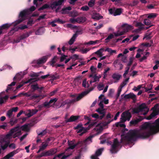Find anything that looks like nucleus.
<instances>
[{
  "mask_svg": "<svg viewBox=\"0 0 159 159\" xmlns=\"http://www.w3.org/2000/svg\"><path fill=\"white\" fill-rule=\"evenodd\" d=\"M58 59V58L57 56H55L54 57L50 62V65L52 66V67H54L55 65L54 64L57 61Z\"/></svg>",
  "mask_w": 159,
  "mask_h": 159,
  "instance_id": "39",
  "label": "nucleus"
},
{
  "mask_svg": "<svg viewBox=\"0 0 159 159\" xmlns=\"http://www.w3.org/2000/svg\"><path fill=\"white\" fill-rule=\"evenodd\" d=\"M101 77L100 75H99L97 76L96 75H95L93 77V81H90V83L91 84L92 83L98 81L99 79L101 78Z\"/></svg>",
  "mask_w": 159,
  "mask_h": 159,
  "instance_id": "46",
  "label": "nucleus"
},
{
  "mask_svg": "<svg viewBox=\"0 0 159 159\" xmlns=\"http://www.w3.org/2000/svg\"><path fill=\"white\" fill-rule=\"evenodd\" d=\"M131 117V116L130 112L128 111L124 112L121 115V121L124 122L127 120H129Z\"/></svg>",
  "mask_w": 159,
  "mask_h": 159,
  "instance_id": "13",
  "label": "nucleus"
},
{
  "mask_svg": "<svg viewBox=\"0 0 159 159\" xmlns=\"http://www.w3.org/2000/svg\"><path fill=\"white\" fill-rule=\"evenodd\" d=\"M90 91V90H87L79 94L78 96H76L75 95L73 96L74 97V98L70 101V102H67L71 103L74 102L78 101L83 98L84 96L88 94Z\"/></svg>",
  "mask_w": 159,
  "mask_h": 159,
  "instance_id": "10",
  "label": "nucleus"
},
{
  "mask_svg": "<svg viewBox=\"0 0 159 159\" xmlns=\"http://www.w3.org/2000/svg\"><path fill=\"white\" fill-rule=\"evenodd\" d=\"M48 57V56H46L42 57L37 61V63L39 64L44 63L47 61Z\"/></svg>",
  "mask_w": 159,
  "mask_h": 159,
  "instance_id": "24",
  "label": "nucleus"
},
{
  "mask_svg": "<svg viewBox=\"0 0 159 159\" xmlns=\"http://www.w3.org/2000/svg\"><path fill=\"white\" fill-rule=\"evenodd\" d=\"M20 126H17L11 129L9 133L5 137L3 141L1 142V147L3 150L6 149L9 143V139L11 138H15L21 135Z\"/></svg>",
  "mask_w": 159,
  "mask_h": 159,
  "instance_id": "2",
  "label": "nucleus"
},
{
  "mask_svg": "<svg viewBox=\"0 0 159 159\" xmlns=\"http://www.w3.org/2000/svg\"><path fill=\"white\" fill-rule=\"evenodd\" d=\"M29 36V35L27 34H23L21 36H20L19 37L20 38V40H22L25 38L28 37Z\"/></svg>",
  "mask_w": 159,
  "mask_h": 159,
  "instance_id": "62",
  "label": "nucleus"
},
{
  "mask_svg": "<svg viewBox=\"0 0 159 159\" xmlns=\"http://www.w3.org/2000/svg\"><path fill=\"white\" fill-rule=\"evenodd\" d=\"M110 70V68L109 67H107L104 70V71L103 72V78L105 79L107 77V73Z\"/></svg>",
  "mask_w": 159,
  "mask_h": 159,
  "instance_id": "50",
  "label": "nucleus"
},
{
  "mask_svg": "<svg viewBox=\"0 0 159 159\" xmlns=\"http://www.w3.org/2000/svg\"><path fill=\"white\" fill-rule=\"evenodd\" d=\"M90 50L89 48L82 49L80 50V52L83 54L86 53Z\"/></svg>",
  "mask_w": 159,
  "mask_h": 159,
  "instance_id": "57",
  "label": "nucleus"
},
{
  "mask_svg": "<svg viewBox=\"0 0 159 159\" xmlns=\"http://www.w3.org/2000/svg\"><path fill=\"white\" fill-rule=\"evenodd\" d=\"M113 116L110 113H108L105 117V120H107V122L100 123L97 124L96 123L93 122L92 125L96 126L94 129V131L95 132V135H97L100 133L103 130L104 127L113 120Z\"/></svg>",
  "mask_w": 159,
  "mask_h": 159,
  "instance_id": "3",
  "label": "nucleus"
},
{
  "mask_svg": "<svg viewBox=\"0 0 159 159\" xmlns=\"http://www.w3.org/2000/svg\"><path fill=\"white\" fill-rule=\"evenodd\" d=\"M68 142L69 147L66 150L65 152L55 157L53 159H56L57 157H58L59 159H66L71 155L73 149L76 147L77 144L74 141H68Z\"/></svg>",
  "mask_w": 159,
  "mask_h": 159,
  "instance_id": "4",
  "label": "nucleus"
},
{
  "mask_svg": "<svg viewBox=\"0 0 159 159\" xmlns=\"http://www.w3.org/2000/svg\"><path fill=\"white\" fill-rule=\"evenodd\" d=\"M92 123L91 125H89L87 128H84L81 125H78L76 128L77 129L76 130L77 132L78 133H81L79 134L80 135H82L84 133H85L87 131L89 130L90 127L91 125H93Z\"/></svg>",
  "mask_w": 159,
  "mask_h": 159,
  "instance_id": "12",
  "label": "nucleus"
},
{
  "mask_svg": "<svg viewBox=\"0 0 159 159\" xmlns=\"http://www.w3.org/2000/svg\"><path fill=\"white\" fill-rule=\"evenodd\" d=\"M116 125L117 126H120L122 127H125V124L121 122H119L116 123Z\"/></svg>",
  "mask_w": 159,
  "mask_h": 159,
  "instance_id": "63",
  "label": "nucleus"
},
{
  "mask_svg": "<svg viewBox=\"0 0 159 159\" xmlns=\"http://www.w3.org/2000/svg\"><path fill=\"white\" fill-rule=\"evenodd\" d=\"M143 119V118L141 117L138 118L134 119L131 120L130 122V124L131 125H135L139 122L141 121Z\"/></svg>",
  "mask_w": 159,
  "mask_h": 159,
  "instance_id": "27",
  "label": "nucleus"
},
{
  "mask_svg": "<svg viewBox=\"0 0 159 159\" xmlns=\"http://www.w3.org/2000/svg\"><path fill=\"white\" fill-rule=\"evenodd\" d=\"M103 51H104V49L101 48L95 52V53L97 54L99 57H101L102 55V53Z\"/></svg>",
  "mask_w": 159,
  "mask_h": 159,
  "instance_id": "45",
  "label": "nucleus"
},
{
  "mask_svg": "<svg viewBox=\"0 0 159 159\" xmlns=\"http://www.w3.org/2000/svg\"><path fill=\"white\" fill-rule=\"evenodd\" d=\"M107 135L108 134H103V135H102V136H101L100 137L101 139H104V141H101L100 143H101L102 144V143H104L106 141V140L108 139V138L107 136Z\"/></svg>",
  "mask_w": 159,
  "mask_h": 159,
  "instance_id": "43",
  "label": "nucleus"
},
{
  "mask_svg": "<svg viewBox=\"0 0 159 159\" xmlns=\"http://www.w3.org/2000/svg\"><path fill=\"white\" fill-rule=\"evenodd\" d=\"M96 111L99 113L100 115V120H102L106 114L105 110L104 108H98L96 109Z\"/></svg>",
  "mask_w": 159,
  "mask_h": 159,
  "instance_id": "17",
  "label": "nucleus"
},
{
  "mask_svg": "<svg viewBox=\"0 0 159 159\" xmlns=\"http://www.w3.org/2000/svg\"><path fill=\"white\" fill-rule=\"evenodd\" d=\"M79 14L76 11H74L72 12L70 14V16L72 17H75L78 16Z\"/></svg>",
  "mask_w": 159,
  "mask_h": 159,
  "instance_id": "64",
  "label": "nucleus"
},
{
  "mask_svg": "<svg viewBox=\"0 0 159 159\" xmlns=\"http://www.w3.org/2000/svg\"><path fill=\"white\" fill-rule=\"evenodd\" d=\"M38 111L36 109L30 110L29 111V113L27 114V116L28 117H30L35 114Z\"/></svg>",
  "mask_w": 159,
  "mask_h": 159,
  "instance_id": "38",
  "label": "nucleus"
},
{
  "mask_svg": "<svg viewBox=\"0 0 159 159\" xmlns=\"http://www.w3.org/2000/svg\"><path fill=\"white\" fill-rule=\"evenodd\" d=\"M102 16H100L98 14H95L92 16V18L94 19L99 20L102 18Z\"/></svg>",
  "mask_w": 159,
  "mask_h": 159,
  "instance_id": "47",
  "label": "nucleus"
},
{
  "mask_svg": "<svg viewBox=\"0 0 159 159\" xmlns=\"http://www.w3.org/2000/svg\"><path fill=\"white\" fill-rule=\"evenodd\" d=\"M37 80L35 78H33L30 79L29 80H28L24 81H23L22 82V83H21V84L19 85L17 87L16 89H18L19 88H20L21 87L23 86V85L25 84L28 83H32V82L36 81Z\"/></svg>",
  "mask_w": 159,
  "mask_h": 159,
  "instance_id": "16",
  "label": "nucleus"
},
{
  "mask_svg": "<svg viewBox=\"0 0 159 159\" xmlns=\"http://www.w3.org/2000/svg\"><path fill=\"white\" fill-rule=\"evenodd\" d=\"M65 1L66 0H59L58 1L54 2L51 4L50 6L47 4H45L41 8H39L38 10L40 11L44 9L51 7L52 9H56V11L57 12L61 8L60 6L62 5Z\"/></svg>",
  "mask_w": 159,
  "mask_h": 159,
  "instance_id": "6",
  "label": "nucleus"
},
{
  "mask_svg": "<svg viewBox=\"0 0 159 159\" xmlns=\"http://www.w3.org/2000/svg\"><path fill=\"white\" fill-rule=\"evenodd\" d=\"M50 141L49 139L48 138L45 141L42 143L40 147L39 151H43L48 146L49 143V142Z\"/></svg>",
  "mask_w": 159,
  "mask_h": 159,
  "instance_id": "22",
  "label": "nucleus"
},
{
  "mask_svg": "<svg viewBox=\"0 0 159 159\" xmlns=\"http://www.w3.org/2000/svg\"><path fill=\"white\" fill-rule=\"evenodd\" d=\"M57 99L56 98L51 100L49 102H45L44 104L45 107H49L53 105L57 101Z\"/></svg>",
  "mask_w": 159,
  "mask_h": 159,
  "instance_id": "21",
  "label": "nucleus"
},
{
  "mask_svg": "<svg viewBox=\"0 0 159 159\" xmlns=\"http://www.w3.org/2000/svg\"><path fill=\"white\" fill-rule=\"evenodd\" d=\"M159 131V118L154 123L146 122L143 124L140 130H130L127 135L121 136V142L129 143L135 140L137 135L139 137L145 138Z\"/></svg>",
  "mask_w": 159,
  "mask_h": 159,
  "instance_id": "1",
  "label": "nucleus"
},
{
  "mask_svg": "<svg viewBox=\"0 0 159 159\" xmlns=\"http://www.w3.org/2000/svg\"><path fill=\"white\" fill-rule=\"evenodd\" d=\"M152 85L151 84H150L148 86V88H145L146 92H148V93L151 92L150 91L152 89Z\"/></svg>",
  "mask_w": 159,
  "mask_h": 159,
  "instance_id": "59",
  "label": "nucleus"
},
{
  "mask_svg": "<svg viewBox=\"0 0 159 159\" xmlns=\"http://www.w3.org/2000/svg\"><path fill=\"white\" fill-rule=\"evenodd\" d=\"M14 21L13 23H7L4 24L3 25L1 26H0V28H1V29L3 31L4 30L7 29L8 28L10 27L12 25H13L14 26H15H15L14 23L16 21Z\"/></svg>",
  "mask_w": 159,
  "mask_h": 159,
  "instance_id": "26",
  "label": "nucleus"
},
{
  "mask_svg": "<svg viewBox=\"0 0 159 159\" xmlns=\"http://www.w3.org/2000/svg\"><path fill=\"white\" fill-rule=\"evenodd\" d=\"M104 150L103 148H101L98 149L96 152L95 155H93L91 156L92 159H99L98 157L100 155L102 152Z\"/></svg>",
  "mask_w": 159,
  "mask_h": 159,
  "instance_id": "20",
  "label": "nucleus"
},
{
  "mask_svg": "<svg viewBox=\"0 0 159 159\" xmlns=\"http://www.w3.org/2000/svg\"><path fill=\"white\" fill-rule=\"evenodd\" d=\"M8 128V125L7 123H4L0 125V128L3 129H6Z\"/></svg>",
  "mask_w": 159,
  "mask_h": 159,
  "instance_id": "54",
  "label": "nucleus"
},
{
  "mask_svg": "<svg viewBox=\"0 0 159 159\" xmlns=\"http://www.w3.org/2000/svg\"><path fill=\"white\" fill-rule=\"evenodd\" d=\"M7 115L9 118L13 117L14 115L13 114V111L11 110L8 111L7 112Z\"/></svg>",
  "mask_w": 159,
  "mask_h": 159,
  "instance_id": "53",
  "label": "nucleus"
},
{
  "mask_svg": "<svg viewBox=\"0 0 159 159\" xmlns=\"http://www.w3.org/2000/svg\"><path fill=\"white\" fill-rule=\"evenodd\" d=\"M67 56L65 55H62L60 58V61L62 62L65 61V63L66 64L70 60V58H68Z\"/></svg>",
  "mask_w": 159,
  "mask_h": 159,
  "instance_id": "30",
  "label": "nucleus"
},
{
  "mask_svg": "<svg viewBox=\"0 0 159 159\" xmlns=\"http://www.w3.org/2000/svg\"><path fill=\"white\" fill-rule=\"evenodd\" d=\"M28 26L26 25H22L18 27V28H13L11 30L10 34H12L15 31H17L18 29L24 30L27 28Z\"/></svg>",
  "mask_w": 159,
  "mask_h": 159,
  "instance_id": "19",
  "label": "nucleus"
},
{
  "mask_svg": "<svg viewBox=\"0 0 159 159\" xmlns=\"http://www.w3.org/2000/svg\"><path fill=\"white\" fill-rule=\"evenodd\" d=\"M47 133V131L46 130H44L42 131L41 132L38 133V138L44 136Z\"/></svg>",
  "mask_w": 159,
  "mask_h": 159,
  "instance_id": "44",
  "label": "nucleus"
},
{
  "mask_svg": "<svg viewBox=\"0 0 159 159\" xmlns=\"http://www.w3.org/2000/svg\"><path fill=\"white\" fill-rule=\"evenodd\" d=\"M108 143L111 145L110 151L111 153H116L118 151L120 143L117 139H115L112 143H111L110 142H108Z\"/></svg>",
  "mask_w": 159,
  "mask_h": 159,
  "instance_id": "8",
  "label": "nucleus"
},
{
  "mask_svg": "<svg viewBox=\"0 0 159 159\" xmlns=\"http://www.w3.org/2000/svg\"><path fill=\"white\" fill-rule=\"evenodd\" d=\"M135 95L134 93H130L126 96V97L128 98H135Z\"/></svg>",
  "mask_w": 159,
  "mask_h": 159,
  "instance_id": "60",
  "label": "nucleus"
},
{
  "mask_svg": "<svg viewBox=\"0 0 159 159\" xmlns=\"http://www.w3.org/2000/svg\"><path fill=\"white\" fill-rule=\"evenodd\" d=\"M45 31V28L41 27L39 28L36 31L35 33L36 35H40L44 33Z\"/></svg>",
  "mask_w": 159,
  "mask_h": 159,
  "instance_id": "33",
  "label": "nucleus"
},
{
  "mask_svg": "<svg viewBox=\"0 0 159 159\" xmlns=\"http://www.w3.org/2000/svg\"><path fill=\"white\" fill-rule=\"evenodd\" d=\"M100 41L98 40L95 41L91 40L88 42H85L84 44L85 45H94L97 43H99Z\"/></svg>",
  "mask_w": 159,
  "mask_h": 159,
  "instance_id": "28",
  "label": "nucleus"
},
{
  "mask_svg": "<svg viewBox=\"0 0 159 159\" xmlns=\"http://www.w3.org/2000/svg\"><path fill=\"white\" fill-rule=\"evenodd\" d=\"M16 82H12L10 84L8 85L7 89L6 90V91L8 92V90L11 89V86H13L15 85Z\"/></svg>",
  "mask_w": 159,
  "mask_h": 159,
  "instance_id": "56",
  "label": "nucleus"
},
{
  "mask_svg": "<svg viewBox=\"0 0 159 159\" xmlns=\"http://www.w3.org/2000/svg\"><path fill=\"white\" fill-rule=\"evenodd\" d=\"M121 75L118 74H114L112 75L113 79L115 81L114 82H117L120 80Z\"/></svg>",
  "mask_w": 159,
  "mask_h": 159,
  "instance_id": "35",
  "label": "nucleus"
},
{
  "mask_svg": "<svg viewBox=\"0 0 159 159\" xmlns=\"http://www.w3.org/2000/svg\"><path fill=\"white\" fill-rule=\"evenodd\" d=\"M123 35V33H120L119 32L117 31L116 32H114L113 34H110L105 39L106 43L108 42L111 39L115 38V37Z\"/></svg>",
  "mask_w": 159,
  "mask_h": 159,
  "instance_id": "14",
  "label": "nucleus"
},
{
  "mask_svg": "<svg viewBox=\"0 0 159 159\" xmlns=\"http://www.w3.org/2000/svg\"><path fill=\"white\" fill-rule=\"evenodd\" d=\"M157 16V14L155 13H151L147 14H145L143 16L145 17H147L148 18L150 19H154Z\"/></svg>",
  "mask_w": 159,
  "mask_h": 159,
  "instance_id": "32",
  "label": "nucleus"
},
{
  "mask_svg": "<svg viewBox=\"0 0 159 159\" xmlns=\"http://www.w3.org/2000/svg\"><path fill=\"white\" fill-rule=\"evenodd\" d=\"M14 154L15 153L14 152H11L4 157L2 159H10L11 157L14 156Z\"/></svg>",
  "mask_w": 159,
  "mask_h": 159,
  "instance_id": "40",
  "label": "nucleus"
},
{
  "mask_svg": "<svg viewBox=\"0 0 159 159\" xmlns=\"http://www.w3.org/2000/svg\"><path fill=\"white\" fill-rule=\"evenodd\" d=\"M134 24L136 26L138 27L139 28V29L136 30V32H138L143 28V25L141 23L135 21H134Z\"/></svg>",
  "mask_w": 159,
  "mask_h": 159,
  "instance_id": "25",
  "label": "nucleus"
},
{
  "mask_svg": "<svg viewBox=\"0 0 159 159\" xmlns=\"http://www.w3.org/2000/svg\"><path fill=\"white\" fill-rule=\"evenodd\" d=\"M48 151L49 154V156H50L56 153L57 152V150L56 149L54 148L51 149L50 150Z\"/></svg>",
  "mask_w": 159,
  "mask_h": 159,
  "instance_id": "42",
  "label": "nucleus"
},
{
  "mask_svg": "<svg viewBox=\"0 0 159 159\" xmlns=\"http://www.w3.org/2000/svg\"><path fill=\"white\" fill-rule=\"evenodd\" d=\"M77 37V33H75L74 34L71 38L70 39L68 42V43L69 44L71 45L72 44L76 38Z\"/></svg>",
  "mask_w": 159,
  "mask_h": 159,
  "instance_id": "34",
  "label": "nucleus"
},
{
  "mask_svg": "<svg viewBox=\"0 0 159 159\" xmlns=\"http://www.w3.org/2000/svg\"><path fill=\"white\" fill-rule=\"evenodd\" d=\"M110 14L116 16L120 15L123 12V10L121 8H116L115 7H112L108 9Z\"/></svg>",
  "mask_w": 159,
  "mask_h": 159,
  "instance_id": "11",
  "label": "nucleus"
},
{
  "mask_svg": "<svg viewBox=\"0 0 159 159\" xmlns=\"http://www.w3.org/2000/svg\"><path fill=\"white\" fill-rule=\"evenodd\" d=\"M152 109L153 110L152 112L150 115L146 118L147 119L150 120L152 119L155 118V116L158 114L159 113V105H155L152 108Z\"/></svg>",
  "mask_w": 159,
  "mask_h": 159,
  "instance_id": "9",
  "label": "nucleus"
},
{
  "mask_svg": "<svg viewBox=\"0 0 159 159\" xmlns=\"http://www.w3.org/2000/svg\"><path fill=\"white\" fill-rule=\"evenodd\" d=\"M3 93V92H2L0 93V105L4 103L8 98V96L7 95L3 97L2 94Z\"/></svg>",
  "mask_w": 159,
  "mask_h": 159,
  "instance_id": "23",
  "label": "nucleus"
},
{
  "mask_svg": "<svg viewBox=\"0 0 159 159\" xmlns=\"http://www.w3.org/2000/svg\"><path fill=\"white\" fill-rule=\"evenodd\" d=\"M35 9V7L33 6L29 9H25L21 11L19 15L18 19L14 23V25H17L24 20L28 19V16L30 13V11H33Z\"/></svg>",
  "mask_w": 159,
  "mask_h": 159,
  "instance_id": "5",
  "label": "nucleus"
},
{
  "mask_svg": "<svg viewBox=\"0 0 159 159\" xmlns=\"http://www.w3.org/2000/svg\"><path fill=\"white\" fill-rule=\"evenodd\" d=\"M104 51L108 52L110 54H112L113 53H116V50H112L111 48H107L105 49H104Z\"/></svg>",
  "mask_w": 159,
  "mask_h": 159,
  "instance_id": "49",
  "label": "nucleus"
},
{
  "mask_svg": "<svg viewBox=\"0 0 159 159\" xmlns=\"http://www.w3.org/2000/svg\"><path fill=\"white\" fill-rule=\"evenodd\" d=\"M20 128L21 131V130H22L25 131H27L30 129V127L28 124H25L21 127L20 126Z\"/></svg>",
  "mask_w": 159,
  "mask_h": 159,
  "instance_id": "36",
  "label": "nucleus"
},
{
  "mask_svg": "<svg viewBox=\"0 0 159 159\" xmlns=\"http://www.w3.org/2000/svg\"><path fill=\"white\" fill-rule=\"evenodd\" d=\"M79 117L78 116H71L70 118L67 120H66V122H70L75 121L77 120Z\"/></svg>",
  "mask_w": 159,
  "mask_h": 159,
  "instance_id": "29",
  "label": "nucleus"
},
{
  "mask_svg": "<svg viewBox=\"0 0 159 159\" xmlns=\"http://www.w3.org/2000/svg\"><path fill=\"white\" fill-rule=\"evenodd\" d=\"M25 74V72H20L17 73L14 77L13 80L19 81L21 78L23 77Z\"/></svg>",
  "mask_w": 159,
  "mask_h": 159,
  "instance_id": "18",
  "label": "nucleus"
},
{
  "mask_svg": "<svg viewBox=\"0 0 159 159\" xmlns=\"http://www.w3.org/2000/svg\"><path fill=\"white\" fill-rule=\"evenodd\" d=\"M122 28L124 30V31H118L120 33H122L123 35L125 33L127 32L129 30H132L133 29V26L129 25L126 24H123L122 25Z\"/></svg>",
  "mask_w": 159,
  "mask_h": 159,
  "instance_id": "15",
  "label": "nucleus"
},
{
  "mask_svg": "<svg viewBox=\"0 0 159 159\" xmlns=\"http://www.w3.org/2000/svg\"><path fill=\"white\" fill-rule=\"evenodd\" d=\"M69 21L70 22L73 24H75L76 23H78V21L77 18H72L70 19Z\"/></svg>",
  "mask_w": 159,
  "mask_h": 159,
  "instance_id": "61",
  "label": "nucleus"
},
{
  "mask_svg": "<svg viewBox=\"0 0 159 159\" xmlns=\"http://www.w3.org/2000/svg\"><path fill=\"white\" fill-rule=\"evenodd\" d=\"M78 23H83L86 20V18L85 17H81L77 18Z\"/></svg>",
  "mask_w": 159,
  "mask_h": 159,
  "instance_id": "41",
  "label": "nucleus"
},
{
  "mask_svg": "<svg viewBox=\"0 0 159 159\" xmlns=\"http://www.w3.org/2000/svg\"><path fill=\"white\" fill-rule=\"evenodd\" d=\"M12 68V67L9 65H4L2 68L0 69V71H2L5 69L11 70Z\"/></svg>",
  "mask_w": 159,
  "mask_h": 159,
  "instance_id": "48",
  "label": "nucleus"
},
{
  "mask_svg": "<svg viewBox=\"0 0 159 159\" xmlns=\"http://www.w3.org/2000/svg\"><path fill=\"white\" fill-rule=\"evenodd\" d=\"M71 8L70 7H68L65 8H64L62 9L61 12L62 14H66L68 12V11L71 10Z\"/></svg>",
  "mask_w": 159,
  "mask_h": 159,
  "instance_id": "37",
  "label": "nucleus"
},
{
  "mask_svg": "<svg viewBox=\"0 0 159 159\" xmlns=\"http://www.w3.org/2000/svg\"><path fill=\"white\" fill-rule=\"evenodd\" d=\"M134 113H139L140 115H145L149 111V109L145 104H142L138 108H134L133 110Z\"/></svg>",
  "mask_w": 159,
  "mask_h": 159,
  "instance_id": "7",
  "label": "nucleus"
},
{
  "mask_svg": "<svg viewBox=\"0 0 159 159\" xmlns=\"http://www.w3.org/2000/svg\"><path fill=\"white\" fill-rule=\"evenodd\" d=\"M95 135H93L89 136L84 141H83L82 143H84V144H88L92 142V138L94 137Z\"/></svg>",
  "mask_w": 159,
  "mask_h": 159,
  "instance_id": "31",
  "label": "nucleus"
},
{
  "mask_svg": "<svg viewBox=\"0 0 159 159\" xmlns=\"http://www.w3.org/2000/svg\"><path fill=\"white\" fill-rule=\"evenodd\" d=\"M137 51L138 53L136 56V58H139L140 57L141 54H143V50L139 49Z\"/></svg>",
  "mask_w": 159,
  "mask_h": 159,
  "instance_id": "52",
  "label": "nucleus"
},
{
  "mask_svg": "<svg viewBox=\"0 0 159 159\" xmlns=\"http://www.w3.org/2000/svg\"><path fill=\"white\" fill-rule=\"evenodd\" d=\"M49 156V154L48 151H45L41 153L39 155L38 157H46Z\"/></svg>",
  "mask_w": 159,
  "mask_h": 159,
  "instance_id": "51",
  "label": "nucleus"
},
{
  "mask_svg": "<svg viewBox=\"0 0 159 159\" xmlns=\"http://www.w3.org/2000/svg\"><path fill=\"white\" fill-rule=\"evenodd\" d=\"M97 88L99 91L102 90L104 88V84L102 83L99 84L97 86Z\"/></svg>",
  "mask_w": 159,
  "mask_h": 159,
  "instance_id": "55",
  "label": "nucleus"
},
{
  "mask_svg": "<svg viewBox=\"0 0 159 159\" xmlns=\"http://www.w3.org/2000/svg\"><path fill=\"white\" fill-rule=\"evenodd\" d=\"M143 85H139L137 87L134 86L133 90L135 91L139 90L142 87Z\"/></svg>",
  "mask_w": 159,
  "mask_h": 159,
  "instance_id": "58",
  "label": "nucleus"
}]
</instances>
